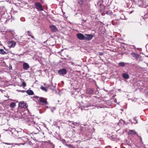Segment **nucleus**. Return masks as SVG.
Returning a JSON list of instances; mask_svg holds the SVG:
<instances>
[{"instance_id": "nucleus-31", "label": "nucleus", "mask_w": 148, "mask_h": 148, "mask_svg": "<svg viewBox=\"0 0 148 148\" xmlns=\"http://www.w3.org/2000/svg\"><path fill=\"white\" fill-rule=\"evenodd\" d=\"M107 14L111 15L112 14V13L110 11H108L107 12Z\"/></svg>"}, {"instance_id": "nucleus-47", "label": "nucleus", "mask_w": 148, "mask_h": 148, "mask_svg": "<svg viewBox=\"0 0 148 148\" xmlns=\"http://www.w3.org/2000/svg\"><path fill=\"white\" fill-rule=\"evenodd\" d=\"M138 123L137 121H136V123Z\"/></svg>"}, {"instance_id": "nucleus-38", "label": "nucleus", "mask_w": 148, "mask_h": 148, "mask_svg": "<svg viewBox=\"0 0 148 148\" xmlns=\"http://www.w3.org/2000/svg\"><path fill=\"white\" fill-rule=\"evenodd\" d=\"M31 36L32 37V38H34V36H33L32 35H31V36Z\"/></svg>"}, {"instance_id": "nucleus-46", "label": "nucleus", "mask_w": 148, "mask_h": 148, "mask_svg": "<svg viewBox=\"0 0 148 148\" xmlns=\"http://www.w3.org/2000/svg\"><path fill=\"white\" fill-rule=\"evenodd\" d=\"M36 129L38 130V131H39V130H38V128H36Z\"/></svg>"}, {"instance_id": "nucleus-17", "label": "nucleus", "mask_w": 148, "mask_h": 148, "mask_svg": "<svg viewBox=\"0 0 148 148\" xmlns=\"http://www.w3.org/2000/svg\"><path fill=\"white\" fill-rule=\"evenodd\" d=\"M118 19L113 20L112 21V23L113 25H115L119 24Z\"/></svg>"}, {"instance_id": "nucleus-3", "label": "nucleus", "mask_w": 148, "mask_h": 148, "mask_svg": "<svg viewBox=\"0 0 148 148\" xmlns=\"http://www.w3.org/2000/svg\"><path fill=\"white\" fill-rule=\"evenodd\" d=\"M36 97L37 98V100H38L42 105H46L48 104L47 99L46 98L37 96Z\"/></svg>"}, {"instance_id": "nucleus-23", "label": "nucleus", "mask_w": 148, "mask_h": 148, "mask_svg": "<svg viewBox=\"0 0 148 148\" xmlns=\"http://www.w3.org/2000/svg\"><path fill=\"white\" fill-rule=\"evenodd\" d=\"M16 106V103L14 102L11 103L10 105V107L12 108H13Z\"/></svg>"}, {"instance_id": "nucleus-8", "label": "nucleus", "mask_w": 148, "mask_h": 148, "mask_svg": "<svg viewBox=\"0 0 148 148\" xmlns=\"http://www.w3.org/2000/svg\"><path fill=\"white\" fill-rule=\"evenodd\" d=\"M19 106L21 108H26L27 106H26V104L24 102H20L18 104Z\"/></svg>"}, {"instance_id": "nucleus-20", "label": "nucleus", "mask_w": 148, "mask_h": 148, "mask_svg": "<svg viewBox=\"0 0 148 148\" xmlns=\"http://www.w3.org/2000/svg\"><path fill=\"white\" fill-rule=\"evenodd\" d=\"M26 92L29 95H32L34 94L32 90H29L26 91Z\"/></svg>"}, {"instance_id": "nucleus-30", "label": "nucleus", "mask_w": 148, "mask_h": 148, "mask_svg": "<svg viewBox=\"0 0 148 148\" xmlns=\"http://www.w3.org/2000/svg\"><path fill=\"white\" fill-rule=\"evenodd\" d=\"M66 146L69 148H73V145L71 144H67Z\"/></svg>"}, {"instance_id": "nucleus-9", "label": "nucleus", "mask_w": 148, "mask_h": 148, "mask_svg": "<svg viewBox=\"0 0 148 148\" xmlns=\"http://www.w3.org/2000/svg\"><path fill=\"white\" fill-rule=\"evenodd\" d=\"M92 106L90 104H88L87 105H85L84 106H82L80 107V108L82 110H86L87 109H86L85 108Z\"/></svg>"}, {"instance_id": "nucleus-16", "label": "nucleus", "mask_w": 148, "mask_h": 148, "mask_svg": "<svg viewBox=\"0 0 148 148\" xmlns=\"http://www.w3.org/2000/svg\"><path fill=\"white\" fill-rule=\"evenodd\" d=\"M122 77L124 79H127L129 78V75L126 73H123V74Z\"/></svg>"}, {"instance_id": "nucleus-48", "label": "nucleus", "mask_w": 148, "mask_h": 148, "mask_svg": "<svg viewBox=\"0 0 148 148\" xmlns=\"http://www.w3.org/2000/svg\"><path fill=\"white\" fill-rule=\"evenodd\" d=\"M132 13V12H131L130 13Z\"/></svg>"}, {"instance_id": "nucleus-34", "label": "nucleus", "mask_w": 148, "mask_h": 148, "mask_svg": "<svg viewBox=\"0 0 148 148\" xmlns=\"http://www.w3.org/2000/svg\"><path fill=\"white\" fill-rule=\"evenodd\" d=\"M71 122L72 124L75 125H76L78 123L77 122H74L73 121H72Z\"/></svg>"}, {"instance_id": "nucleus-35", "label": "nucleus", "mask_w": 148, "mask_h": 148, "mask_svg": "<svg viewBox=\"0 0 148 148\" xmlns=\"http://www.w3.org/2000/svg\"><path fill=\"white\" fill-rule=\"evenodd\" d=\"M27 33H28V35L29 36H30L32 34V33L29 31L27 32Z\"/></svg>"}, {"instance_id": "nucleus-2", "label": "nucleus", "mask_w": 148, "mask_h": 148, "mask_svg": "<svg viewBox=\"0 0 148 148\" xmlns=\"http://www.w3.org/2000/svg\"><path fill=\"white\" fill-rule=\"evenodd\" d=\"M34 6L35 8L38 11H42L43 10V8L41 4L39 2H36L34 4Z\"/></svg>"}, {"instance_id": "nucleus-36", "label": "nucleus", "mask_w": 148, "mask_h": 148, "mask_svg": "<svg viewBox=\"0 0 148 148\" xmlns=\"http://www.w3.org/2000/svg\"><path fill=\"white\" fill-rule=\"evenodd\" d=\"M12 67L11 65L9 67V69L10 70H12Z\"/></svg>"}, {"instance_id": "nucleus-14", "label": "nucleus", "mask_w": 148, "mask_h": 148, "mask_svg": "<svg viewBox=\"0 0 148 148\" xmlns=\"http://www.w3.org/2000/svg\"><path fill=\"white\" fill-rule=\"evenodd\" d=\"M5 130L6 131H10L12 135H13L14 134V133L16 131V129L14 128H9L8 130Z\"/></svg>"}, {"instance_id": "nucleus-15", "label": "nucleus", "mask_w": 148, "mask_h": 148, "mask_svg": "<svg viewBox=\"0 0 148 148\" xmlns=\"http://www.w3.org/2000/svg\"><path fill=\"white\" fill-rule=\"evenodd\" d=\"M48 87L49 88L53 90L55 87V86L53 85L52 82H51L50 84L47 85Z\"/></svg>"}, {"instance_id": "nucleus-42", "label": "nucleus", "mask_w": 148, "mask_h": 148, "mask_svg": "<svg viewBox=\"0 0 148 148\" xmlns=\"http://www.w3.org/2000/svg\"><path fill=\"white\" fill-rule=\"evenodd\" d=\"M125 18V17H124V18H120L122 19H124V18Z\"/></svg>"}, {"instance_id": "nucleus-44", "label": "nucleus", "mask_w": 148, "mask_h": 148, "mask_svg": "<svg viewBox=\"0 0 148 148\" xmlns=\"http://www.w3.org/2000/svg\"><path fill=\"white\" fill-rule=\"evenodd\" d=\"M146 93H147V94H148V92H146Z\"/></svg>"}, {"instance_id": "nucleus-1", "label": "nucleus", "mask_w": 148, "mask_h": 148, "mask_svg": "<svg viewBox=\"0 0 148 148\" xmlns=\"http://www.w3.org/2000/svg\"><path fill=\"white\" fill-rule=\"evenodd\" d=\"M21 115L23 118L27 122V123L28 125H31L35 127L37 125V124L33 121V119L31 118L30 116L27 115L25 112H22L21 113Z\"/></svg>"}, {"instance_id": "nucleus-22", "label": "nucleus", "mask_w": 148, "mask_h": 148, "mask_svg": "<svg viewBox=\"0 0 148 148\" xmlns=\"http://www.w3.org/2000/svg\"><path fill=\"white\" fill-rule=\"evenodd\" d=\"M18 133L19 131L16 130V131L14 133V134L12 135V136L15 137H16V138H17L18 136Z\"/></svg>"}, {"instance_id": "nucleus-12", "label": "nucleus", "mask_w": 148, "mask_h": 148, "mask_svg": "<svg viewBox=\"0 0 148 148\" xmlns=\"http://www.w3.org/2000/svg\"><path fill=\"white\" fill-rule=\"evenodd\" d=\"M131 55L134 58L137 59H138L140 57V56L139 54L134 53H131Z\"/></svg>"}, {"instance_id": "nucleus-5", "label": "nucleus", "mask_w": 148, "mask_h": 148, "mask_svg": "<svg viewBox=\"0 0 148 148\" xmlns=\"http://www.w3.org/2000/svg\"><path fill=\"white\" fill-rule=\"evenodd\" d=\"M16 45V42L13 41H10L8 42V45L10 48L14 47Z\"/></svg>"}, {"instance_id": "nucleus-7", "label": "nucleus", "mask_w": 148, "mask_h": 148, "mask_svg": "<svg viewBox=\"0 0 148 148\" xmlns=\"http://www.w3.org/2000/svg\"><path fill=\"white\" fill-rule=\"evenodd\" d=\"M77 38L80 40H84V36L81 33H78L77 34Z\"/></svg>"}, {"instance_id": "nucleus-32", "label": "nucleus", "mask_w": 148, "mask_h": 148, "mask_svg": "<svg viewBox=\"0 0 148 148\" xmlns=\"http://www.w3.org/2000/svg\"><path fill=\"white\" fill-rule=\"evenodd\" d=\"M50 110L52 112H53L54 110H55V108L54 107H52V108L50 107Z\"/></svg>"}, {"instance_id": "nucleus-45", "label": "nucleus", "mask_w": 148, "mask_h": 148, "mask_svg": "<svg viewBox=\"0 0 148 148\" xmlns=\"http://www.w3.org/2000/svg\"><path fill=\"white\" fill-rule=\"evenodd\" d=\"M101 108L102 107H98V108Z\"/></svg>"}, {"instance_id": "nucleus-43", "label": "nucleus", "mask_w": 148, "mask_h": 148, "mask_svg": "<svg viewBox=\"0 0 148 148\" xmlns=\"http://www.w3.org/2000/svg\"><path fill=\"white\" fill-rule=\"evenodd\" d=\"M49 107L48 106H47L46 107V108H49Z\"/></svg>"}, {"instance_id": "nucleus-41", "label": "nucleus", "mask_w": 148, "mask_h": 148, "mask_svg": "<svg viewBox=\"0 0 148 148\" xmlns=\"http://www.w3.org/2000/svg\"><path fill=\"white\" fill-rule=\"evenodd\" d=\"M104 90L106 92H108V91L105 90V89H104Z\"/></svg>"}, {"instance_id": "nucleus-18", "label": "nucleus", "mask_w": 148, "mask_h": 148, "mask_svg": "<svg viewBox=\"0 0 148 148\" xmlns=\"http://www.w3.org/2000/svg\"><path fill=\"white\" fill-rule=\"evenodd\" d=\"M94 90L93 89H88L86 91L87 93L89 94H91L93 92Z\"/></svg>"}, {"instance_id": "nucleus-26", "label": "nucleus", "mask_w": 148, "mask_h": 148, "mask_svg": "<svg viewBox=\"0 0 148 148\" xmlns=\"http://www.w3.org/2000/svg\"><path fill=\"white\" fill-rule=\"evenodd\" d=\"M84 0H78V3L80 5H82L84 3Z\"/></svg>"}, {"instance_id": "nucleus-24", "label": "nucleus", "mask_w": 148, "mask_h": 148, "mask_svg": "<svg viewBox=\"0 0 148 148\" xmlns=\"http://www.w3.org/2000/svg\"><path fill=\"white\" fill-rule=\"evenodd\" d=\"M0 54H6V53L3 49H0Z\"/></svg>"}, {"instance_id": "nucleus-10", "label": "nucleus", "mask_w": 148, "mask_h": 148, "mask_svg": "<svg viewBox=\"0 0 148 148\" xmlns=\"http://www.w3.org/2000/svg\"><path fill=\"white\" fill-rule=\"evenodd\" d=\"M128 133L129 135L133 136L137 134L136 132L134 130H130Z\"/></svg>"}, {"instance_id": "nucleus-21", "label": "nucleus", "mask_w": 148, "mask_h": 148, "mask_svg": "<svg viewBox=\"0 0 148 148\" xmlns=\"http://www.w3.org/2000/svg\"><path fill=\"white\" fill-rule=\"evenodd\" d=\"M7 20H8V19H7V18H4L3 17V16H2L1 17V21L4 23H5L7 21Z\"/></svg>"}, {"instance_id": "nucleus-13", "label": "nucleus", "mask_w": 148, "mask_h": 148, "mask_svg": "<svg viewBox=\"0 0 148 148\" xmlns=\"http://www.w3.org/2000/svg\"><path fill=\"white\" fill-rule=\"evenodd\" d=\"M23 67L24 69L26 70H27L29 67V64L27 63H24Z\"/></svg>"}, {"instance_id": "nucleus-28", "label": "nucleus", "mask_w": 148, "mask_h": 148, "mask_svg": "<svg viewBox=\"0 0 148 148\" xmlns=\"http://www.w3.org/2000/svg\"><path fill=\"white\" fill-rule=\"evenodd\" d=\"M62 141L63 144L64 145L66 146L67 145V144L66 143V142L65 140L63 139L62 140Z\"/></svg>"}, {"instance_id": "nucleus-4", "label": "nucleus", "mask_w": 148, "mask_h": 148, "mask_svg": "<svg viewBox=\"0 0 148 148\" xmlns=\"http://www.w3.org/2000/svg\"><path fill=\"white\" fill-rule=\"evenodd\" d=\"M67 73L66 69L64 68H63L59 70L58 71V74L61 75H65Z\"/></svg>"}, {"instance_id": "nucleus-25", "label": "nucleus", "mask_w": 148, "mask_h": 148, "mask_svg": "<svg viewBox=\"0 0 148 148\" xmlns=\"http://www.w3.org/2000/svg\"><path fill=\"white\" fill-rule=\"evenodd\" d=\"M126 64V63H125L121 62H120L119 63V64L120 66H121L122 67H123L125 66Z\"/></svg>"}, {"instance_id": "nucleus-39", "label": "nucleus", "mask_w": 148, "mask_h": 148, "mask_svg": "<svg viewBox=\"0 0 148 148\" xmlns=\"http://www.w3.org/2000/svg\"><path fill=\"white\" fill-rule=\"evenodd\" d=\"M82 20L83 21H84V22H86V20H84V19H82Z\"/></svg>"}, {"instance_id": "nucleus-6", "label": "nucleus", "mask_w": 148, "mask_h": 148, "mask_svg": "<svg viewBox=\"0 0 148 148\" xmlns=\"http://www.w3.org/2000/svg\"><path fill=\"white\" fill-rule=\"evenodd\" d=\"M93 37L92 34H86L84 36V40L89 41Z\"/></svg>"}, {"instance_id": "nucleus-27", "label": "nucleus", "mask_w": 148, "mask_h": 148, "mask_svg": "<svg viewBox=\"0 0 148 148\" xmlns=\"http://www.w3.org/2000/svg\"><path fill=\"white\" fill-rule=\"evenodd\" d=\"M8 32H10L12 35H14L15 33L13 30L10 29L8 30Z\"/></svg>"}, {"instance_id": "nucleus-19", "label": "nucleus", "mask_w": 148, "mask_h": 148, "mask_svg": "<svg viewBox=\"0 0 148 148\" xmlns=\"http://www.w3.org/2000/svg\"><path fill=\"white\" fill-rule=\"evenodd\" d=\"M23 132L22 131H19L18 133V136L17 138H22L23 139L24 138H25L24 137H22V134Z\"/></svg>"}, {"instance_id": "nucleus-33", "label": "nucleus", "mask_w": 148, "mask_h": 148, "mask_svg": "<svg viewBox=\"0 0 148 148\" xmlns=\"http://www.w3.org/2000/svg\"><path fill=\"white\" fill-rule=\"evenodd\" d=\"M22 85L23 87H25L26 86V83L23 82L22 83Z\"/></svg>"}, {"instance_id": "nucleus-40", "label": "nucleus", "mask_w": 148, "mask_h": 148, "mask_svg": "<svg viewBox=\"0 0 148 148\" xmlns=\"http://www.w3.org/2000/svg\"><path fill=\"white\" fill-rule=\"evenodd\" d=\"M4 143L5 144L7 145H9L10 144L9 143Z\"/></svg>"}, {"instance_id": "nucleus-29", "label": "nucleus", "mask_w": 148, "mask_h": 148, "mask_svg": "<svg viewBox=\"0 0 148 148\" xmlns=\"http://www.w3.org/2000/svg\"><path fill=\"white\" fill-rule=\"evenodd\" d=\"M41 89L45 91L46 92H47V89L45 87L43 86H41Z\"/></svg>"}, {"instance_id": "nucleus-37", "label": "nucleus", "mask_w": 148, "mask_h": 148, "mask_svg": "<svg viewBox=\"0 0 148 148\" xmlns=\"http://www.w3.org/2000/svg\"><path fill=\"white\" fill-rule=\"evenodd\" d=\"M99 54L100 55L102 56V55H103V53L102 52H100V53H99Z\"/></svg>"}, {"instance_id": "nucleus-11", "label": "nucleus", "mask_w": 148, "mask_h": 148, "mask_svg": "<svg viewBox=\"0 0 148 148\" xmlns=\"http://www.w3.org/2000/svg\"><path fill=\"white\" fill-rule=\"evenodd\" d=\"M49 27L51 30L53 32H56L58 30L56 27L54 25H50Z\"/></svg>"}]
</instances>
